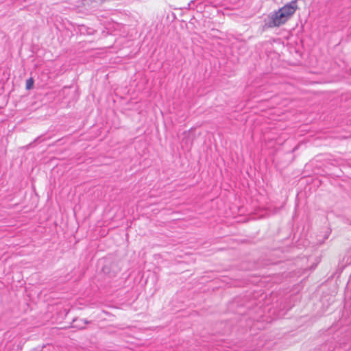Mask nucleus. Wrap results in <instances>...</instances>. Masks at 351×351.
I'll return each mask as SVG.
<instances>
[{"label": "nucleus", "mask_w": 351, "mask_h": 351, "mask_svg": "<svg viewBox=\"0 0 351 351\" xmlns=\"http://www.w3.org/2000/svg\"><path fill=\"white\" fill-rule=\"evenodd\" d=\"M297 2L298 0H293L278 9V11L271 13L267 19H264L263 28H273L285 24L298 10Z\"/></svg>", "instance_id": "nucleus-1"}, {"label": "nucleus", "mask_w": 351, "mask_h": 351, "mask_svg": "<svg viewBox=\"0 0 351 351\" xmlns=\"http://www.w3.org/2000/svg\"><path fill=\"white\" fill-rule=\"evenodd\" d=\"M90 322L91 321L77 317L73 319L71 327L78 330H84L86 328V325Z\"/></svg>", "instance_id": "nucleus-2"}, {"label": "nucleus", "mask_w": 351, "mask_h": 351, "mask_svg": "<svg viewBox=\"0 0 351 351\" xmlns=\"http://www.w3.org/2000/svg\"><path fill=\"white\" fill-rule=\"evenodd\" d=\"M34 80L32 77H29L26 80L25 88L27 90H31L34 87Z\"/></svg>", "instance_id": "nucleus-3"}, {"label": "nucleus", "mask_w": 351, "mask_h": 351, "mask_svg": "<svg viewBox=\"0 0 351 351\" xmlns=\"http://www.w3.org/2000/svg\"><path fill=\"white\" fill-rule=\"evenodd\" d=\"M22 347H23V346H22V345H20V344H19V345L17 346V348H18V350H21V349H22Z\"/></svg>", "instance_id": "nucleus-4"}]
</instances>
